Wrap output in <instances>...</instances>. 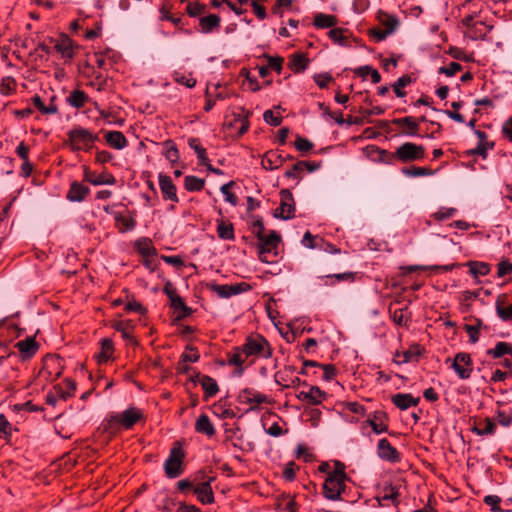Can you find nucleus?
Wrapping results in <instances>:
<instances>
[{
	"mask_svg": "<svg viewBox=\"0 0 512 512\" xmlns=\"http://www.w3.org/2000/svg\"><path fill=\"white\" fill-rule=\"evenodd\" d=\"M273 355V348L268 340L260 334H252L246 337L241 346L234 347L227 354V363L235 366V374L242 375L244 365L251 366L258 358L269 359Z\"/></svg>",
	"mask_w": 512,
	"mask_h": 512,
	"instance_id": "1",
	"label": "nucleus"
},
{
	"mask_svg": "<svg viewBox=\"0 0 512 512\" xmlns=\"http://www.w3.org/2000/svg\"><path fill=\"white\" fill-rule=\"evenodd\" d=\"M140 421H145L143 411L137 407L131 406L121 413L109 415L103 424V430L109 434H116L120 429H132L134 425Z\"/></svg>",
	"mask_w": 512,
	"mask_h": 512,
	"instance_id": "2",
	"label": "nucleus"
},
{
	"mask_svg": "<svg viewBox=\"0 0 512 512\" xmlns=\"http://www.w3.org/2000/svg\"><path fill=\"white\" fill-rule=\"evenodd\" d=\"M344 463L339 460L334 461V470L326 476L322 486L323 496L331 501L342 500V494L346 489V480L348 479Z\"/></svg>",
	"mask_w": 512,
	"mask_h": 512,
	"instance_id": "3",
	"label": "nucleus"
},
{
	"mask_svg": "<svg viewBox=\"0 0 512 512\" xmlns=\"http://www.w3.org/2000/svg\"><path fill=\"white\" fill-rule=\"evenodd\" d=\"M66 145L72 152H89L94 149L95 142L99 141L98 134L82 126H74L67 132Z\"/></svg>",
	"mask_w": 512,
	"mask_h": 512,
	"instance_id": "4",
	"label": "nucleus"
},
{
	"mask_svg": "<svg viewBox=\"0 0 512 512\" xmlns=\"http://www.w3.org/2000/svg\"><path fill=\"white\" fill-rule=\"evenodd\" d=\"M186 454L180 442L173 443L169 455L164 462V472L167 478L174 479L181 476L185 470L184 460Z\"/></svg>",
	"mask_w": 512,
	"mask_h": 512,
	"instance_id": "5",
	"label": "nucleus"
},
{
	"mask_svg": "<svg viewBox=\"0 0 512 512\" xmlns=\"http://www.w3.org/2000/svg\"><path fill=\"white\" fill-rule=\"evenodd\" d=\"M281 241L280 235L275 231L258 238V255L263 263H274L278 255L277 249Z\"/></svg>",
	"mask_w": 512,
	"mask_h": 512,
	"instance_id": "6",
	"label": "nucleus"
},
{
	"mask_svg": "<svg viewBox=\"0 0 512 512\" xmlns=\"http://www.w3.org/2000/svg\"><path fill=\"white\" fill-rule=\"evenodd\" d=\"M395 155L402 164L421 161L426 157V148L421 144L404 142L396 148Z\"/></svg>",
	"mask_w": 512,
	"mask_h": 512,
	"instance_id": "7",
	"label": "nucleus"
},
{
	"mask_svg": "<svg viewBox=\"0 0 512 512\" xmlns=\"http://www.w3.org/2000/svg\"><path fill=\"white\" fill-rule=\"evenodd\" d=\"M461 23L466 28L465 35L471 40H484L486 35L493 29V25L485 21L476 20L473 15L465 16Z\"/></svg>",
	"mask_w": 512,
	"mask_h": 512,
	"instance_id": "8",
	"label": "nucleus"
},
{
	"mask_svg": "<svg viewBox=\"0 0 512 512\" xmlns=\"http://www.w3.org/2000/svg\"><path fill=\"white\" fill-rule=\"evenodd\" d=\"M451 361L450 368L456 373L459 379L467 380L473 373V361L471 355L466 352H458L455 354L453 360L447 358L445 363Z\"/></svg>",
	"mask_w": 512,
	"mask_h": 512,
	"instance_id": "9",
	"label": "nucleus"
},
{
	"mask_svg": "<svg viewBox=\"0 0 512 512\" xmlns=\"http://www.w3.org/2000/svg\"><path fill=\"white\" fill-rule=\"evenodd\" d=\"M238 402L249 406V410H258L262 404H272V399L253 388H244L239 392Z\"/></svg>",
	"mask_w": 512,
	"mask_h": 512,
	"instance_id": "10",
	"label": "nucleus"
},
{
	"mask_svg": "<svg viewBox=\"0 0 512 512\" xmlns=\"http://www.w3.org/2000/svg\"><path fill=\"white\" fill-rule=\"evenodd\" d=\"M280 206L275 210L274 217L282 220H289L295 217V201L289 189H282L279 192Z\"/></svg>",
	"mask_w": 512,
	"mask_h": 512,
	"instance_id": "11",
	"label": "nucleus"
},
{
	"mask_svg": "<svg viewBox=\"0 0 512 512\" xmlns=\"http://www.w3.org/2000/svg\"><path fill=\"white\" fill-rule=\"evenodd\" d=\"M252 286L246 282L236 284H213L211 290L214 291L221 298H229L234 295L248 292Z\"/></svg>",
	"mask_w": 512,
	"mask_h": 512,
	"instance_id": "12",
	"label": "nucleus"
},
{
	"mask_svg": "<svg viewBox=\"0 0 512 512\" xmlns=\"http://www.w3.org/2000/svg\"><path fill=\"white\" fill-rule=\"evenodd\" d=\"M377 455L380 459L390 463H398L401 460L399 451L393 447L386 438H382L378 441Z\"/></svg>",
	"mask_w": 512,
	"mask_h": 512,
	"instance_id": "13",
	"label": "nucleus"
},
{
	"mask_svg": "<svg viewBox=\"0 0 512 512\" xmlns=\"http://www.w3.org/2000/svg\"><path fill=\"white\" fill-rule=\"evenodd\" d=\"M51 42H54V49L61 54L63 59L71 61L74 58V42L68 35L60 34L57 39H51Z\"/></svg>",
	"mask_w": 512,
	"mask_h": 512,
	"instance_id": "14",
	"label": "nucleus"
},
{
	"mask_svg": "<svg viewBox=\"0 0 512 512\" xmlns=\"http://www.w3.org/2000/svg\"><path fill=\"white\" fill-rule=\"evenodd\" d=\"M487 355L491 356L494 359H498L503 357L504 355H510V358H505L501 365L505 368L512 367V344L509 342L500 341L497 342L494 348L488 349L486 351Z\"/></svg>",
	"mask_w": 512,
	"mask_h": 512,
	"instance_id": "15",
	"label": "nucleus"
},
{
	"mask_svg": "<svg viewBox=\"0 0 512 512\" xmlns=\"http://www.w3.org/2000/svg\"><path fill=\"white\" fill-rule=\"evenodd\" d=\"M294 157L290 154L283 156L277 151H267L261 161V165L265 170H275L280 168L286 161L293 160Z\"/></svg>",
	"mask_w": 512,
	"mask_h": 512,
	"instance_id": "16",
	"label": "nucleus"
},
{
	"mask_svg": "<svg viewBox=\"0 0 512 512\" xmlns=\"http://www.w3.org/2000/svg\"><path fill=\"white\" fill-rule=\"evenodd\" d=\"M391 123L401 128L400 134L402 135L419 136V121L415 117L395 118Z\"/></svg>",
	"mask_w": 512,
	"mask_h": 512,
	"instance_id": "17",
	"label": "nucleus"
},
{
	"mask_svg": "<svg viewBox=\"0 0 512 512\" xmlns=\"http://www.w3.org/2000/svg\"><path fill=\"white\" fill-rule=\"evenodd\" d=\"M495 311L499 319L503 322H512V303H510L507 293H501L497 296Z\"/></svg>",
	"mask_w": 512,
	"mask_h": 512,
	"instance_id": "18",
	"label": "nucleus"
},
{
	"mask_svg": "<svg viewBox=\"0 0 512 512\" xmlns=\"http://www.w3.org/2000/svg\"><path fill=\"white\" fill-rule=\"evenodd\" d=\"M84 180L94 186L116 184V178L113 174L107 171L96 174V172L91 171L88 167H84Z\"/></svg>",
	"mask_w": 512,
	"mask_h": 512,
	"instance_id": "19",
	"label": "nucleus"
},
{
	"mask_svg": "<svg viewBox=\"0 0 512 512\" xmlns=\"http://www.w3.org/2000/svg\"><path fill=\"white\" fill-rule=\"evenodd\" d=\"M111 327L114 328L117 332H120L122 338L126 340L128 344L134 346L138 345V342L133 335L135 323L132 320L115 321L111 324Z\"/></svg>",
	"mask_w": 512,
	"mask_h": 512,
	"instance_id": "20",
	"label": "nucleus"
},
{
	"mask_svg": "<svg viewBox=\"0 0 512 512\" xmlns=\"http://www.w3.org/2000/svg\"><path fill=\"white\" fill-rule=\"evenodd\" d=\"M214 480V477H209L207 481L198 483L193 488V493L202 504H212L214 502V493L211 486V482Z\"/></svg>",
	"mask_w": 512,
	"mask_h": 512,
	"instance_id": "21",
	"label": "nucleus"
},
{
	"mask_svg": "<svg viewBox=\"0 0 512 512\" xmlns=\"http://www.w3.org/2000/svg\"><path fill=\"white\" fill-rule=\"evenodd\" d=\"M159 186L164 200L178 203L179 199L177 196V188L174 185L170 176L160 173L159 174Z\"/></svg>",
	"mask_w": 512,
	"mask_h": 512,
	"instance_id": "22",
	"label": "nucleus"
},
{
	"mask_svg": "<svg viewBox=\"0 0 512 512\" xmlns=\"http://www.w3.org/2000/svg\"><path fill=\"white\" fill-rule=\"evenodd\" d=\"M296 397L310 405H319L326 399L327 394L318 386H310L309 391H300Z\"/></svg>",
	"mask_w": 512,
	"mask_h": 512,
	"instance_id": "23",
	"label": "nucleus"
},
{
	"mask_svg": "<svg viewBox=\"0 0 512 512\" xmlns=\"http://www.w3.org/2000/svg\"><path fill=\"white\" fill-rule=\"evenodd\" d=\"M368 149L371 150L370 157L373 161L387 165H395L398 162L395 151L390 152L377 146H369Z\"/></svg>",
	"mask_w": 512,
	"mask_h": 512,
	"instance_id": "24",
	"label": "nucleus"
},
{
	"mask_svg": "<svg viewBox=\"0 0 512 512\" xmlns=\"http://www.w3.org/2000/svg\"><path fill=\"white\" fill-rule=\"evenodd\" d=\"M391 402L400 410H407L410 407L417 406L420 397H414L410 393H397L391 397Z\"/></svg>",
	"mask_w": 512,
	"mask_h": 512,
	"instance_id": "25",
	"label": "nucleus"
},
{
	"mask_svg": "<svg viewBox=\"0 0 512 512\" xmlns=\"http://www.w3.org/2000/svg\"><path fill=\"white\" fill-rule=\"evenodd\" d=\"M90 193V189L88 186L78 182L73 181L70 184V188L67 192L66 198L71 202H81L86 196Z\"/></svg>",
	"mask_w": 512,
	"mask_h": 512,
	"instance_id": "26",
	"label": "nucleus"
},
{
	"mask_svg": "<svg viewBox=\"0 0 512 512\" xmlns=\"http://www.w3.org/2000/svg\"><path fill=\"white\" fill-rule=\"evenodd\" d=\"M384 495L381 497H377V501L379 506L383 505V501H391L392 504L397 507L400 503L399 497H400V491L399 487L396 485H393L390 483H385L383 486Z\"/></svg>",
	"mask_w": 512,
	"mask_h": 512,
	"instance_id": "27",
	"label": "nucleus"
},
{
	"mask_svg": "<svg viewBox=\"0 0 512 512\" xmlns=\"http://www.w3.org/2000/svg\"><path fill=\"white\" fill-rule=\"evenodd\" d=\"M15 347L21 353L22 358H31L38 351V344L34 337H27L24 340H20L15 344Z\"/></svg>",
	"mask_w": 512,
	"mask_h": 512,
	"instance_id": "28",
	"label": "nucleus"
},
{
	"mask_svg": "<svg viewBox=\"0 0 512 512\" xmlns=\"http://www.w3.org/2000/svg\"><path fill=\"white\" fill-rule=\"evenodd\" d=\"M194 428L197 433L203 434L208 438L213 437L216 433L213 423L211 422L209 416L205 413L201 414L197 418Z\"/></svg>",
	"mask_w": 512,
	"mask_h": 512,
	"instance_id": "29",
	"label": "nucleus"
},
{
	"mask_svg": "<svg viewBox=\"0 0 512 512\" xmlns=\"http://www.w3.org/2000/svg\"><path fill=\"white\" fill-rule=\"evenodd\" d=\"M100 352L96 355L99 364H105L113 359L115 348L112 339L103 338L100 341Z\"/></svg>",
	"mask_w": 512,
	"mask_h": 512,
	"instance_id": "30",
	"label": "nucleus"
},
{
	"mask_svg": "<svg viewBox=\"0 0 512 512\" xmlns=\"http://www.w3.org/2000/svg\"><path fill=\"white\" fill-rule=\"evenodd\" d=\"M105 141L111 148L117 150L124 149L128 145V140L121 131H107Z\"/></svg>",
	"mask_w": 512,
	"mask_h": 512,
	"instance_id": "31",
	"label": "nucleus"
},
{
	"mask_svg": "<svg viewBox=\"0 0 512 512\" xmlns=\"http://www.w3.org/2000/svg\"><path fill=\"white\" fill-rule=\"evenodd\" d=\"M463 265L469 267V273L476 280V283H479L478 278L480 276H486L491 271L490 265L486 262L468 261Z\"/></svg>",
	"mask_w": 512,
	"mask_h": 512,
	"instance_id": "32",
	"label": "nucleus"
},
{
	"mask_svg": "<svg viewBox=\"0 0 512 512\" xmlns=\"http://www.w3.org/2000/svg\"><path fill=\"white\" fill-rule=\"evenodd\" d=\"M496 427V423L491 418L485 417L483 420L475 422L471 430L479 436L493 435Z\"/></svg>",
	"mask_w": 512,
	"mask_h": 512,
	"instance_id": "33",
	"label": "nucleus"
},
{
	"mask_svg": "<svg viewBox=\"0 0 512 512\" xmlns=\"http://www.w3.org/2000/svg\"><path fill=\"white\" fill-rule=\"evenodd\" d=\"M63 387L61 384H57L53 387L54 392L58 396V398L62 400H67L70 397H73L76 391V382L70 378L64 380Z\"/></svg>",
	"mask_w": 512,
	"mask_h": 512,
	"instance_id": "34",
	"label": "nucleus"
},
{
	"mask_svg": "<svg viewBox=\"0 0 512 512\" xmlns=\"http://www.w3.org/2000/svg\"><path fill=\"white\" fill-rule=\"evenodd\" d=\"M309 64V59L304 53H294L291 55L288 63V67L294 73H302L306 70Z\"/></svg>",
	"mask_w": 512,
	"mask_h": 512,
	"instance_id": "35",
	"label": "nucleus"
},
{
	"mask_svg": "<svg viewBox=\"0 0 512 512\" xmlns=\"http://www.w3.org/2000/svg\"><path fill=\"white\" fill-rule=\"evenodd\" d=\"M114 219L116 227L120 233L131 231L137 225L136 219L132 215L125 216L122 215L121 213H114Z\"/></svg>",
	"mask_w": 512,
	"mask_h": 512,
	"instance_id": "36",
	"label": "nucleus"
},
{
	"mask_svg": "<svg viewBox=\"0 0 512 512\" xmlns=\"http://www.w3.org/2000/svg\"><path fill=\"white\" fill-rule=\"evenodd\" d=\"M170 306L177 312V320H182L192 314V309L186 305L183 298L179 295L170 299Z\"/></svg>",
	"mask_w": 512,
	"mask_h": 512,
	"instance_id": "37",
	"label": "nucleus"
},
{
	"mask_svg": "<svg viewBox=\"0 0 512 512\" xmlns=\"http://www.w3.org/2000/svg\"><path fill=\"white\" fill-rule=\"evenodd\" d=\"M425 348L418 344L413 343L405 351H402V361L406 363L418 362L420 357L424 354Z\"/></svg>",
	"mask_w": 512,
	"mask_h": 512,
	"instance_id": "38",
	"label": "nucleus"
},
{
	"mask_svg": "<svg viewBox=\"0 0 512 512\" xmlns=\"http://www.w3.org/2000/svg\"><path fill=\"white\" fill-rule=\"evenodd\" d=\"M200 385L204 391V400H208L219 392V386L215 379L208 375H203L200 379Z\"/></svg>",
	"mask_w": 512,
	"mask_h": 512,
	"instance_id": "39",
	"label": "nucleus"
},
{
	"mask_svg": "<svg viewBox=\"0 0 512 512\" xmlns=\"http://www.w3.org/2000/svg\"><path fill=\"white\" fill-rule=\"evenodd\" d=\"M89 101V96L79 89H74L66 98V102L73 108L80 109Z\"/></svg>",
	"mask_w": 512,
	"mask_h": 512,
	"instance_id": "40",
	"label": "nucleus"
},
{
	"mask_svg": "<svg viewBox=\"0 0 512 512\" xmlns=\"http://www.w3.org/2000/svg\"><path fill=\"white\" fill-rule=\"evenodd\" d=\"M136 251L142 256L147 258L148 256H157V250L153 246L151 239L143 237L135 242Z\"/></svg>",
	"mask_w": 512,
	"mask_h": 512,
	"instance_id": "41",
	"label": "nucleus"
},
{
	"mask_svg": "<svg viewBox=\"0 0 512 512\" xmlns=\"http://www.w3.org/2000/svg\"><path fill=\"white\" fill-rule=\"evenodd\" d=\"M252 115V112L245 109L244 107L239 108V112L234 114V122L240 123V127L238 129V136H243L250 127L249 117Z\"/></svg>",
	"mask_w": 512,
	"mask_h": 512,
	"instance_id": "42",
	"label": "nucleus"
},
{
	"mask_svg": "<svg viewBox=\"0 0 512 512\" xmlns=\"http://www.w3.org/2000/svg\"><path fill=\"white\" fill-rule=\"evenodd\" d=\"M221 19L216 14L201 17L199 19L200 30L204 34L211 33L214 29L220 27Z\"/></svg>",
	"mask_w": 512,
	"mask_h": 512,
	"instance_id": "43",
	"label": "nucleus"
},
{
	"mask_svg": "<svg viewBox=\"0 0 512 512\" xmlns=\"http://www.w3.org/2000/svg\"><path fill=\"white\" fill-rule=\"evenodd\" d=\"M54 368H57V371L55 372V377H54V379H57L60 377V375L62 374V371H63V367L61 365V358L58 356L47 357L44 361V367L42 369V373L47 374L48 376H51V374H52L51 369H54Z\"/></svg>",
	"mask_w": 512,
	"mask_h": 512,
	"instance_id": "44",
	"label": "nucleus"
},
{
	"mask_svg": "<svg viewBox=\"0 0 512 512\" xmlns=\"http://www.w3.org/2000/svg\"><path fill=\"white\" fill-rule=\"evenodd\" d=\"M338 23L335 15L318 13L315 15L313 25L318 29L332 28Z\"/></svg>",
	"mask_w": 512,
	"mask_h": 512,
	"instance_id": "45",
	"label": "nucleus"
},
{
	"mask_svg": "<svg viewBox=\"0 0 512 512\" xmlns=\"http://www.w3.org/2000/svg\"><path fill=\"white\" fill-rule=\"evenodd\" d=\"M355 275H356V273H354V272H344V273H336V274L326 275V276L320 277V279H322L324 281V285L332 286L340 281L354 282Z\"/></svg>",
	"mask_w": 512,
	"mask_h": 512,
	"instance_id": "46",
	"label": "nucleus"
},
{
	"mask_svg": "<svg viewBox=\"0 0 512 512\" xmlns=\"http://www.w3.org/2000/svg\"><path fill=\"white\" fill-rule=\"evenodd\" d=\"M163 155L172 164L178 162L180 158L179 150L173 140L168 139L163 142Z\"/></svg>",
	"mask_w": 512,
	"mask_h": 512,
	"instance_id": "47",
	"label": "nucleus"
},
{
	"mask_svg": "<svg viewBox=\"0 0 512 512\" xmlns=\"http://www.w3.org/2000/svg\"><path fill=\"white\" fill-rule=\"evenodd\" d=\"M217 235L222 240H234L233 224L224 220L217 221Z\"/></svg>",
	"mask_w": 512,
	"mask_h": 512,
	"instance_id": "48",
	"label": "nucleus"
},
{
	"mask_svg": "<svg viewBox=\"0 0 512 512\" xmlns=\"http://www.w3.org/2000/svg\"><path fill=\"white\" fill-rule=\"evenodd\" d=\"M401 173L408 177L431 176L435 173L430 167L404 166Z\"/></svg>",
	"mask_w": 512,
	"mask_h": 512,
	"instance_id": "49",
	"label": "nucleus"
},
{
	"mask_svg": "<svg viewBox=\"0 0 512 512\" xmlns=\"http://www.w3.org/2000/svg\"><path fill=\"white\" fill-rule=\"evenodd\" d=\"M188 145L197 154L199 164L208 163V156L206 149L201 145L200 139L191 137L188 139Z\"/></svg>",
	"mask_w": 512,
	"mask_h": 512,
	"instance_id": "50",
	"label": "nucleus"
},
{
	"mask_svg": "<svg viewBox=\"0 0 512 512\" xmlns=\"http://www.w3.org/2000/svg\"><path fill=\"white\" fill-rule=\"evenodd\" d=\"M412 83V77L410 74L402 75L397 79L396 82L392 84V89L397 97L406 96V91L404 88Z\"/></svg>",
	"mask_w": 512,
	"mask_h": 512,
	"instance_id": "51",
	"label": "nucleus"
},
{
	"mask_svg": "<svg viewBox=\"0 0 512 512\" xmlns=\"http://www.w3.org/2000/svg\"><path fill=\"white\" fill-rule=\"evenodd\" d=\"M31 100L34 107L44 115L58 113V107L56 104L45 105L42 98L37 94L34 95Z\"/></svg>",
	"mask_w": 512,
	"mask_h": 512,
	"instance_id": "52",
	"label": "nucleus"
},
{
	"mask_svg": "<svg viewBox=\"0 0 512 512\" xmlns=\"http://www.w3.org/2000/svg\"><path fill=\"white\" fill-rule=\"evenodd\" d=\"M205 186V180L193 175H188L184 179V187L189 192L201 191Z\"/></svg>",
	"mask_w": 512,
	"mask_h": 512,
	"instance_id": "53",
	"label": "nucleus"
},
{
	"mask_svg": "<svg viewBox=\"0 0 512 512\" xmlns=\"http://www.w3.org/2000/svg\"><path fill=\"white\" fill-rule=\"evenodd\" d=\"M17 82L12 76H6L1 79L0 82V94L3 96H9L16 92Z\"/></svg>",
	"mask_w": 512,
	"mask_h": 512,
	"instance_id": "54",
	"label": "nucleus"
},
{
	"mask_svg": "<svg viewBox=\"0 0 512 512\" xmlns=\"http://www.w3.org/2000/svg\"><path fill=\"white\" fill-rule=\"evenodd\" d=\"M347 32H348L347 29L336 27V28H332L328 32V36L333 42L338 43L340 45H346L349 41L348 36L345 35V33H347Z\"/></svg>",
	"mask_w": 512,
	"mask_h": 512,
	"instance_id": "55",
	"label": "nucleus"
},
{
	"mask_svg": "<svg viewBox=\"0 0 512 512\" xmlns=\"http://www.w3.org/2000/svg\"><path fill=\"white\" fill-rule=\"evenodd\" d=\"M172 79L174 82L184 85L187 88H193L196 85V79L193 78L191 74L186 76L180 71H174L172 74Z\"/></svg>",
	"mask_w": 512,
	"mask_h": 512,
	"instance_id": "56",
	"label": "nucleus"
},
{
	"mask_svg": "<svg viewBox=\"0 0 512 512\" xmlns=\"http://www.w3.org/2000/svg\"><path fill=\"white\" fill-rule=\"evenodd\" d=\"M234 181H230L221 186L220 191L224 195V199L226 202L230 203L232 206H236L238 204V197L230 191V189L235 186Z\"/></svg>",
	"mask_w": 512,
	"mask_h": 512,
	"instance_id": "57",
	"label": "nucleus"
},
{
	"mask_svg": "<svg viewBox=\"0 0 512 512\" xmlns=\"http://www.w3.org/2000/svg\"><path fill=\"white\" fill-rule=\"evenodd\" d=\"M200 359V354H199V351L197 349V347H194V346H191V345H188L186 347V350L184 353H182V355L180 356V360H182L183 362H191V363H195L197 361H199Z\"/></svg>",
	"mask_w": 512,
	"mask_h": 512,
	"instance_id": "58",
	"label": "nucleus"
},
{
	"mask_svg": "<svg viewBox=\"0 0 512 512\" xmlns=\"http://www.w3.org/2000/svg\"><path fill=\"white\" fill-rule=\"evenodd\" d=\"M294 146L299 152L307 153L313 149L314 144L307 138L297 136L294 142Z\"/></svg>",
	"mask_w": 512,
	"mask_h": 512,
	"instance_id": "59",
	"label": "nucleus"
},
{
	"mask_svg": "<svg viewBox=\"0 0 512 512\" xmlns=\"http://www.w3.org/2000/svg\"><path fill=\"white\" fill-rule=\"evenodd\" d=\"M299 470V467L296 465L294 461H290L285 464L283 468L282 475L286 481L292 482L296 478V472Z\"/></svg>",
	"mask_w": 512,
	"mask_h": 512,
	"instance_id": "60",
	"label": "nucleus"
},
{
	"mask_svg": "<svg viewBox=\"0 0 512 512\" xmlns=\"http://www.w3.org/2000/svg\"><path fill=\"white\" fill-rule=\"evenodd\" d=\"M304 165L305 164L303 162L298 161L292 166L291 169L284 173V177L288 179L293 178L300 180L302 178V173L304 172Z\"/></svg>",
	"mask_w": 512,
	"mask_h": 512,
	"instance_id": "61",
	"label": "nucleus"
},
{
	"mask_svg": "<svg viewBox=\"0 0 512 512\" xmlns=\"http://www.w3.org/2000/svg\"><path fill=\"white\" fill-rule=\"evenodd\" d=\"M462 65L458 62H450L447 66H442L438 69L439 74H444L447 77L454 76L457 72L462 70Z\"/></svg>",
	"mask_w": 512,
	"mask_h": 512,
	"instance_id": "62",
	"label": "nucleus"
},
{
	"mask_svg": "<svg viewBox=\"0 0 512 512\" xmlns=\"http://www.w3.org/2000/svg\"><path fill=\"white\" fill-rule=\"evenodd\" d=\"M391 314L392 320L399 326H405L407 325L408 319L406 318V311L407 308H399L395 309L394 311L389 310Z\"/></svg>",
	"mask_w": 512,
	"mask_h": 512,
	"instance_id": "63",
	"label": "nucleus"
},
{
	"mask_svg": "<svg viewBox=\"0 0 512 512\" xmlns=\"http://www.w3.org/2000/svg\"><path fill=\"white\" fill-rule=\"evenodd\" d=\"M313 80L318 85L320 89H325L328 87L329 83L333 81V77L330 73H318L314 74Z\"/></svg>",
	"mask_w": 512,
	"mask_h": 512,
	"instance_id": "64",
	"label": "nucleus"
}]
</instances>
